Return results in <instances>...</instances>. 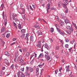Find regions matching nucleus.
Listing matches in <instances>:
<instances>
[{
  "label": "nucleus",
  "mask_w": 77,
  "mask_h": 77,
  "mask_svg": "<svg viewBox=\"0 0 77 77\" xmlns=\"http://www.w3.org/2000/svg\"><path fill=\"white\" fill-rule=\"evenodd\" d=\"M30 40L32 42H34L36 41V35H32L31 36Z\"/></svg>",
  "instance_id": "obj_1"
},
{
  "label": "nucleus",
  "mask_w": 77,
  "mask_h": 77,
  "mask_svg": "<svg viewBox=\"0 0 77 77\" xmlns=\"http://www.w3.org/2000/svg\"><path fill=\"white\" fill-rule=\"evenodd\" d=\"M17 76L18 77H25V75L23 74L22 72H21L20 71H19L17 72Z\"/></svg>",
  "instance_id": "obj_2"
},
{
  "label": "nucleus",
  "mask_w": 77,
  "mask_h": 77,
  "mask_svg": "<svg viewBox=\"0 0 77 77\" xmlns=\"http://www.w3.org/2000/svg\"><path fill=\"white\" fill-rule=\"evenodd\" d=\"M17 61L19 63H23V60L21 59V57H18Z\"/></svg>",
  "instance_id": "obj_3"
},
{
  "label": "nucleus",
  "mask_w": 77,
  "mask_h": 77,
  "mask_svg": "<svg viewBox=\"0 0 77 77\" xmlns=\"http://www.w3.org/2000/svg\"><path fill=\"white\" fill-rule=\"evenodd\" d=\"M59 33H60V34L61 35V36H65V35H66V34L65 32L63 31H61L60 32H59Z\"/></svg>",
  "instance_id": "obj_4"
},
{
  "label": "nucleus",
  "mask_w": 77,
  "mask_h": 77,
  "mask_svg": "<svg viewBox=\"0 0 77 77\" xmlns=\"http://www.w3.org/2000/svg\"><path fill=\"white\" fill-rule=\"evenodd\" d=\"M41 41H39L38 42V44L37 45V46L39 47V48H41V46H42V44L41 43Z\"/></svg>",
  "instance_id": "obj_5"
},
{
  "label": "nucleus",
  "mask_w": 77,
  "mask_h": 77,
  "mask_svg": "<svg viewBox=\"0 0 77 77\" xmlns=\"http://www.w3.org/2000/svg\"><path fill=\"white\" fill-rule=\"evenodd\" d=\"M10 18L11 20H14L15 19V15H14V14H12L11 17V16H10Z\"/></svg>",
  "instance_id": "obj_6"
},
{
  "label": "nucleus",
  "mask_w": 77,
  "mask_h": 77,
  "mask_svg": "<svg viewBox=\"0 0 77 77\" xmlns=\"http://www.w3.org/2000/svg\"><path fill=\"white\" fill-rule=\"evenodd\" d=\"M69 65L68 66H66V72H68L69 71Z\"/></svg>",
  "instance_id": "obj_7"
},
{
  "label": "nucleus",
  "mask_w": 77,
  "mask_h": 77,
  "mask_svg": "<svg viewBox=\"0 0 77 77\" xmlns=\"http://www.w3.org/2000/svg\"><path fill=\"white\" fill-rule=\"evenodd\" d=\"M36 75H39V68L37 67L36 68Z\"/></svg>",
  "instance_id": "obj_8"
},
{
  "label": "nucleus",
  "mask_w": 77,
  "mask_h": 77,
  "mask_svg": "<svg viewBox=\"0 0 77 77\" xmlns=\"http://www.w3.org/2000/svg\"><path fill=\"white\" fill-rule=\"evenodd\" d=\"M44 57V54L43 53H41L38 57V59H39V58H42Z\"/></svg>",
  "instance_id": "obj_9"
},
{
  "label": "nucleus",
  "mask_w": 77,
  "mask_h": 77,
  "mask_svg": "<svg viewBox=\"0 0 77 77\" xmlns=\"http://www.w3.org/2000/svg\"><path fill=\"white\" fill-rule=\"evenodd\" d=\"M65 23L66 24H67V23H69V24H70V23L69 22V20H68V19H66L65 20Z\"/></svg>",
  "instance_id": "obj_10"
},
{
  "label": "nucleus",
  "mask_w": 77,
  "mask_h": 77,
  "mask_svg": "<svg viewBox=\"0 0 77 77\" xmlns=\"http://www.w3.org/2000/svg\"><path fill=\"white\" fill-rule=\"evenodd\" d=\"M50 4H48L47 7V12H48V10H49V9H50Z\"/></svg>",
  "instance_id": "obj_11"
},
{
  "label": "nucleus",
  "mask_w": 77,
  "mask_h": 77,
  "mask_svg": "<svg viewBox=\"0 0 77 77\" xmlns=\"http://www.w3.org/2000/svg\"><path fill=\"white\" fill-rule=\"evenodd\" d=\"M5 54L6 56H9L10 55V54H9L8 51H5Z\"/></svg>",
  "instance_id": "obj_12"
},
{
  "label": "nucleus",
  "mask_w": 77,
  "mask_h": 77,
  "mask_svg": "<svg viewBox=\"0 0 77 77\" xmlns=\"http://www.w3.org/2000/svg\"><path fill=\"white\" fill-rule=\"evenodd\" d=\"M5 30V27L3 26L2 28L1 29V32H4Z\"/></svg>",
  "instance_id": "obj_13"
},
{
  "label": "nucleus",
  "mask_w": 77,
  "mask_h": 77,
  "mask_svg": "<svg viewBox=\"0 0 77 77\" xmlns=\"http://www.w3.org/2000/svg\"><path fill=\"white\" fill-rule=\"evenodd\" d=\"M5 61L6 64L8 65H9V62H8V60L7 59H5Z\"/></svg>",
  "instance_id": "obj_14"
},
{
  "label": "nucleus",
  "mask_w": 77,
  "mask_h": 77,
  "mask_svg": "<svg viewBox=\"0 0 77 77\" xmlns=\"http://www.w3.org/2000/svg\"><path fill=\"white\" fill-rule=\"evenodd\" d=\"M45 57H47V56H48V52L47 51L45 52Z\"/></svg>",
  "instance_id": "obj_15"
},
{
  "label": "nucleus",
  "mask_w": 77,
  "mask_h": 77,
  "mask_svg": "<svg viewBox=\"0 0 77 77\" xmlns=\"http://www.w3.org/2000/svg\"><path fill=\"white\" fill-rule=\"evenodd\" d=\"M4 24L5 26H6V25L7 24V20H6V19H4Z\"/></svg>",
  "instance_id": "obj_16"
},
{
  "label": "nucleus",
  "mask_w": 77,
  "mask_h": 77,
  "mask_svg": "<svg viewBox=\"0 0 77 77\" xmlns=\"http://www.w3.org/2000/svg\"><path fill=\"white\" fill-rule=\"evenodd\" d=\"M34 27H35V28H37V29H40V28L38 25H35L34 26Z\"/></svg>",
  "instance_id": "obj_17"
},
{
  "label": "nucleus",
  "mask_w": 77,
  "mask_h": 77,
  "mask_svg": "<svg viewBox=\"0 0 77 77\" xmlns=\"http://www.w3.org/2000/svg\"><path fill=\"white\" fill-rule=\"evenodd\" d=\"M44 48H47V49H48L49 47L48 45H45L44 47L43 48V49H44Z\"/></svg>",
  "instance_id": "obj_18"
},
{
  "label": "nucleus",
  "mask_w": 77,
  "mask_h": 77,
  "mask_svg": "<svg viewBox=\"0 0 77 77\" xmlns=\"http://www.w3.org/2000/svg\"><path fill=\"white\" fill-rule=\"evenodd\" d=\"M5 72L3 71V70H2L0 72V75L1 76L2 75H3V74H5Z\"/></svg>",
  "instance_id": "obj_19"
},
{
  "label": "nucleus",
  "mask_w": 77,
  "mask_h": 77,
  "mask_svg": "<svg viewBox=\"0 0 77 77\" xmlns=\"http://www.w3.org/2000/svg\"><path fill=\"white\" fill-rule=\"evenodd\" d=\"M13 24L14 26H15V28H16V29H17V24H16V23H15L14 22H13Z\"/></svg>",
  "instance_id": "obj_20"
},
{
  "label": "nucleus",
  "mask_w": 77,
  "mask_h": 77,
  "mask_svg": "<svg viewBox=\"0 0 77 77\" xmlns=\"http://www.w3.org/2000/svg\"><path fill=\"white\" fill-rule=\"evenodd\" d=\"M63 1L65 3L66 5H67L68 3V1L67 0H63Z\"/></svg>",
  "instance_id": "obj_21"
},
{
  "label": "nucleus",
  "mask_w": 77,
  "mask_h": 77,
  "mask_svg": "<svg viewBox=\"0 0 77 77\" xmlns=\"http://www.w3.org/2000/svg\"><path fill=\"white\" fill-rule=\"evenodd\" d=\"M72 24H73V26H74V27H75V28H76V29H77V26H76V25L75 24V23H74L73 22H72Z\"/></svg>",
  "instance_id": "obj_22"
},
{
  "label": "nucleus",
  "mask_w": 77,
  "mask_h": 77,
  "mask_svg": "<svg viewBox=\"0 0 77 77\" xmlns=\"http://www.w3.org/2000/svg\"><path fill=\"white\" fill-rule=\"evenodd\" d=\"M3 8H4V4H2L1 5V7H0V9L1 8V10L2 11V10L3 9Z\"/></svg>",
  "instance_id": "obj_23"
},
{
  "label": "nucleus",
  "mask_w": 77,
  "mask_h": 77,
  "mask_svg": "<svg viewBox=\"0 0 77 77\" xmlns=\"http://www.w3.org/2000/svg\"><path fill=\"white\" fill-rule=\"evenodd\" d=\"M38 35H42V32H41L40 31H38Z\"/></svg>",
  "instance_id": "obj_24"
},
{
  "label": "nucleus",
  "mask_w": 77,
  "mask_h": 77,
  "mask_svg": "<svg viewBox=\"0 0 77 77\" xmlns=\"http://www.w3.org/2000/svg\"><path fill=\"white\" fill-rule=\"evenodd\" d=\"M29 71H30V72H32V71H33V69L32 68V67H30L29 68Z\"/></svg>",
  "instance_id": "obj_25"
},
{
  "label": "nucleus",
  "mask_w": 77,
  "mask_h": 77,
  "mask_svg": "<svg viewBox=\"0 0 77 77\" xmlns=\"http://www.w3.org/2000/svg\"><path fill=\"white\" fill-rule=\"evenodd\" d=\"M59 27H57V31H58V32L59 33V32H61V31H60V29H59Z\"/></svg>",
  "instance_id": "obj_26"
},
{
  "label": "nucleus",
  "mask_w": 77,
  "mask_h": 77,
  "mask_svg": "<svg viewBox=\"0 0 77 77\" xmlns=\"http://www.w3.org/2000/svg\"><path fill=\"white\" fill-rule=\"evenodd\" d=\"M45 58H46L47 59V60H50V57L49 56H47L46 57H45Z\"/></svg>",
  "instance_id": "obj_27"
},
{
  "label": "nucleus",
  "mask_w": 77,
  "mask_h": 77,
  "mask_svg": "<svg viewBox=\"0 0 77 77\" xmlns=\"http://www.w3.org/2000/svg\"><path fill=\"white\" fill-rule=\"evenodd\" d=\"M44 63H43L42 64V65H38V66H39V67H40V68H41L42 66H44Z\"/></svg>",
  "instance_id": "obj_28"
},
{
  "label": "nucleus",
  "mask_w": 77,
  "mask_h": 77,
  "mask_svg": "<svg viewBox=\"0 0 77 77\" xmlns=\"http://www.w3.org/2000/svg\"><path fill=\"white\" fill-rule=\"evenodd\" d=\"M25 32H26V30L24 29H22L21 30V33H25Z\"/></svg>",
  "instance_id": "obj_29"
},
{
  "label": "nucleus",
  "mask_w": 77,
  "mask_h": 77,
  "mask_svg": "<svg viewBox=\"0 0 77 77\" xmlns=\"http://www.w3.org/2000/svg\"><path fill=\"white\" fill-rule=\"evenodd\" d=\"M63 7L65 9H66V8H67L66 6V5L65 4H63Z\"/></svg>",
  "instance_id": "obj_30"
},
{
  "label": "nucleus",
  "mask_w": 77,
  "mask_h": 77,
  "mask_svg": "<svg viewBox=\"0 0 77 77\" xmlns=\"http://www.w3.org/2000/svg\"><path fill=\"white\" fill-rule=\"evenodd\" d=\"M74 42H75V40H74V39L72 40L71 41V43L72 44H73Z\"/></svg>",
  "instance_id": "obj_31"
},
{
  "label": "nucleus",
  "mask_w": 77,
  "mask_h": 77,
  "mask_svg": "<svg viewBox=\"0 0 77 77\" xmlns=\"http://www.w3.org/2000/svg\"><path fill=\"white\" fill-rule=\"evenodd\" d=\"M18 29H20L21 28V25L20 24H19L18 26Z\"/></svg>",
  "instance_id": "obj_32"
},
{
  "label": "nucleus",
  "mask_w": 77,
  "mask_h": 77,
  "mask_svg": "<svg viewBox=\"0 0 77 77\" xmlns=\"http://www.w3.org/2000/svg\"><path fill=\"white\" fill-rule=\"evenodd\" d=\"M63 75V74H62V73H59L58 74V76L59 77H61V76H62V75Z\"/></svg>",
  "instance_id": "obj_33"
},
{
  "label": "nucleus",
  "mask_w": 77,
  "mask_h": 77,
  "mask_svg": "<svg viewBox=\"0 0 77 77\" xmlns=\"http://www.w3.org/2000/svg\"><path fill=\"white\" fill-rule=\"evenodd\" d=\"M51 32H54V28H51Z\"/></svg>",
  "instance_id": "obj_34"
},
{
  "label": "nucleus",
  "mask_w": 77,
  "mask_h": 77,
  "mask_svg": "<svg viewBox=\"0 0 77 77\" xmlns=\"http://www.w3.org/2000/svg\"><path fill=\"white\" fill-rule=\"evenodd\" d=\"M61 5H62V4H61V3H58V8H60V6H61Z\"/></svg>",
  "instance_id": "obj_35"
},
{
  "label": "nucleus",
  "mask_w": 77,
  "mask_h": 77,
  "mask_svg": "<svg viewBox=\"0 0 77 77\" xmlns=\"http://www.w3.org/2000/svg\"><path fill=\"white\" fill-rule=\"evenodd\" d=\"M0 39L1 40V41L2 42L3 44H5V42L3 40L1 39V38H0Z\"/></svg>",
  "instance_id": "obj_36"
},
{
  "label": "nucleus",
  "mask_w": 77,
  "mask_h": 77,
  "mask_svg": "<svg viewBox=\"0 0 77 77\" xmlns=\"http://www.w3.org/2000/svg\"><path fill=\"white\" fill-rule=\"evenodd\" d=\"M22 17L24 20H25L26 19V17H25V14H24L23 15H22Z\"/></svg>",
  "instance_id": "obj_37"
},
{
  "label": "nucleus",
  "mask_w": 77,
  "mask_h": 77,
  "mask_svg": "<svg viewBox=\"0 0 77 77\" xmlns=\"http://www.w3.org/2000/svg\"><path fill=\"white\" fill-rule=\"evenodd\" d=\"M24 68L23 67V68H21L20 70L23 72V71H24Z\"/></svg>",
  "instance_id": "obj_38"
},
{
  "label": "nucleus",
  "mask_w": 77,
  "mask_h": 77,
  "mask_svg": "<svg viewBox=\"0 0 77 77\" xmlns=\"http://www.w3.org/2000/svg\"><path fill=\"white\" fill-rule=\"evenodd\" d=\"M9 36H10V33L7 34L6 35L7 38H8L9 37Z\"/></svg>",
  "instance_id": "obj_39"
},
{
  "label": "nucleus",
  "mask_w": 77,
  "mask_h": 77,
  "mask_svg": "<svg viewBox=\"0 0 77 77\" xmlns=\"http://www.w3.org/2000/svg\"><path fill=\"white\" fill-rule=\"evenodd\" d=\"M65 12L66 13H67L68 12V8H66L65 11Z\"/></svg>",
  "instance_id": "obj_40"
},
{
  "label": "nucleus",
  "mask_w": 77,
  "mask_h": 77,
  "mask_svg": "<svg viewBox=\"0 0 77 77\" xmlns=\"http://www.w3.org/2000/svg\"><path fill=\"white\" fill-rule=\"evenodd\" d=\"M18 56V52L16 53L15 54V56L16 57H17Z\"/></svg>",
  "instance_id": "obj_41"
},
{
  "label": "nucleus",
  "mask_w": 77,
  "mask_h": 77,
  "mask_svg": "<svg viewBox=\"0 0 77 77\" xmlns=\"http://www.w3.org/2000/svg\"><path fill=\"white\" fill-rule=\"evenodd\" d=\"M24 35H25V34L21 36L20 37V38H21L22 39H23V38H24Z\"/></svg>",
  "instance_id": "obj_42"
},
{
  "label": "nucleus",
  "mask_w": 77,
  "mask_h": 77,
  "mask_svg": "<svg viewBox=\"0 0 77 77\" xmlns=\"http://www.w3.org/2000/svg\"><path fill=\"white\" fill-rule=\"evenodd\" d=\"M58 26L59 25L57 24H55V26L56 27V28H57V27H59V26Z\"/></svg>",
  "instance_id": "obj_43"
},
{
  "label": "nucleus",
  "mask_w": 77,
  "mask_h": 77,
  "mask_svg": "<svg viewBox=\"0 0 77 77\" xmlns=\"http://www.w3.org/2000/svg\"><path fill=\"white\" fill-rule=\"evenodd\" d=\"M29 7L30 8V9L32 11H33V8H32V6L31 5H29Z\"/></svg>",
  "instance_id": "obj_44"
},
{
  "label": "nucleus",
  "mask_w": 77,
  "mask_h": 77,
  "mask_svg": "<svg viewBox=\"0 0 77 77\" xmlns=\"http://www.w3.org/2000/svg\"><path fill=\"white\" fill-rule=\"evenodd\" d=\"M65 47L66 48H68V47H69V45H68V44H66L65 45Z\"/></svg>",
  "instance_id": "obj_45"
},
{
  "label": "nucleus",
  "mask_w": 77,
  "mask_h": 77,
  "mask_svg": "<svg viewBox=\"0 0 77 77\" xmlns=\"http://www.w3.org/2000/svg\"><path fill=\"white\" fill-rule=\"evenodd\" d=\"M10 68L11 69H14V65H12L10 67Z\"/></svg>",
  "instance_id": "obj_46"
},
{
  "label": "nucleus",
  "mask_w": 77,
  "mask_h": 77,
  "mask_svg": "<svg viewBox=\"0 0 77 77\" xmlns=\"http://www.w3.org/2000/svg\"><path fill=\"white\" fill-rule=\"evenodd\" d=\"M44 47V45H43V46H42V48H41V51L42 52L43 51V47Z\"/></svg>",
  "instance_id": "obj_47"
},
{
  "label": "nucleus",
  "mask_w": 77,
  "mask_h": 77,
  "mask_svg": "<svg viewBox=\"0 0 77 77\" xmlns=\"http://www.w3.org/2000/svg\"><path fill=\"white\" fill-rule=\"evenodd\" d=\"M69 29H70V31L71 32H72V31H73V29H72V28H71Z\"/></svg>",
  "instance_id": "obj_48"
},
{
  "label": "nucleus",
  "mask_w": 77,
  "mask_h": 77,
  "mask_svg": "<svg viewBox=\"0 0 77 77\" xmlns=\"http://www.w3.org/2000/svg\"><path fill=\"white\" fill-rule=\"evenodd\" d=\"M51 10H54V11H56V9L55 8H51Z\"/></svg>",
  "instance_id": "obj_49"
},
{
  "label": "nucleus",
  "mask_w": 77,
  "mask_h": 77,
  "mask_svg": "<svg viewBox=\"0 0 77 77\" xmlns=\"http://www.w3.org/2000/svg\"><path fill=\"white\" fill-rule=\"evenodd\" d=\"M66 42H69V39L68 38L66 39Z\"/></svg>",
  "instance_id": "obj_50"
},
{
  "label": "nucleus",
  "mask_w": 77,
  "mask_h": 77,
  "mask_svg": "<svg viewBox=\"0 0 77 77\" xmlns=\"http://www.w3.org/2000/svg\"><path fill=\"white\" fill-rule=\"evenodd\" d=\"M5 15V12L3 11L2 13V16L3 17V18L4 19V15Z\"/></svg>",
  "instance_id": "obj_51"
},
{
  "label": "nucleus",
  "mask_w": 77,
  "mask_h": 77,
  "mask_svg": "<svg viewBox=\"0 0 77 77\" xmlns=\"http://www.w3.org/2000/svg\"><path fill=\"white\" fill-rule=\"evenodd\" d=\"M2 70H5V69H6V68L5 67H3L2 68Z\"/></svg>",
  "instance_id": "obj_52"
},
{
  "label": "nucleus",
  "mask_w": 77,
  "mask_h": 77,
  "mask_svg": "<svg viewBox=\"0 0 77 77\" xmlns=\"http://www.w3.org/2000/svg\"><path fill=\"white\" fill-rule=\"evenodd\" d=\"M61 16H62V17H64L65 16V14H64L63 13H62Z\"/></svg>",
  "instance_id": "obj_53"
},
{
  "label": "nucleus",
  "mask_w": 77,
  "mask_h": 77,
  "mask_svg": "<svg viewBox=\"0 0 77 77\" xmlns=\"http://www.w3.org/2000/svg\"><path fill=\"white\" fill-rule=\"evenodd\" d=\"M56 18L57 21H59V17L58 16H56Z\"/></svg>",
  "instance_id": "obj_54"
},
{
  "label": "nucleus",
  "mask_w": 77,
  "mask_h": 77,
  "mask_svg": "<svg viewBox=\"0 0 77 77\" xmlns=\"http://www.w3.org/2000/svg\"><path fill=\"white\" fill-rule=\"evenodd\" d=\"M60 42L61 43H62V44H63V43H64V42H63V40H60Z\"/></svg>",
  "instance_id": "obj_55"
},
{
  "label": "nucleus",
  "mask_w": 77,
  "mask_h": 77,
  "mask_svg": "<svg viewBox=\"0 0 77 77\" xmlns=\"http://www.w3.org/2000/svg\"><path fill=\"white\" fill-rule=\"evenodd\" d=\"M14 20L15 21H19V20L17 18L15 19Z\"/></svg>",
  "instance_id": "obj_56"
},
{
  "label": "nucleus",
  "mask_w": 77,
  "mask_h": 77,
  "mask_svg": "<svg viewBox=\"0 0 77 77\" xmlns=\"http://www.w3.org/2000/svg\"><path fill=\"white\" fill-rule=\"evenodd\" d=\"M59 46H57L56 47V49L58 50H59Z\"/></svg>",
  "instance_id": "obj_57"
},
{
  "label": "nucleus",
  "mask_w": 77,
  "mask_h": 77,
  "mask_svg": "<svg viewBox=\"0 0 77 77\" xmlns=\"http://www.w3.org/2000/svg\"><path fill=\"white\" fill-rule=\"evenodd\" d=\"M29 33H27V34H26V36L25 37H29Z\"/></svg>",
  "instance_id": "obj_58"
},
{
  "label": "nucleus",
  "mask_w": 77,
  "mask_h": 77,
  "mask_svg": "<svg viewBox=\"0 0 77 77\" xmlns=\"http://www.w3.org/2000/svg\"><path fill=\"white\" fill-rule=\"evenodd\" d=\"M29 56V53L28 52H26V56Z\"/></svg>",
  "instance_id": "obj_59"
},
{
  "label": "nucleus",
  "mask_w": 77,
  "mask_h": 77,
  "mask_svg": "<svg viewBox=\"0 0 77 77\" xmlns=\"http://www.w3.org/2000/svg\"><path fill=\"white\" fill-rule=\"evenodd\" d=\"M34 56V54H32L31 55L30 58V59H31L32 57H33Z\"/></svg>",
  "instance_id": "obj_60"
},
{
  "label": "nucleus",
  "mask_w": 77,
  "mask_h": 77,
  "mask_svg": "<svg viewBox=\"0 0 77 77\" xmlns=\"http://www.w3.org/2000/svg\"><path fill=\"white\" fill-rule=\"evenodd\" d=\"M23 12V14H24L25 13V10L24 9H22Z\"/></svg>",
  "instance_id": "obj_61"
},
{
  "label": "nucleus",
  "mask_w": 77,
  "mask_h": 77,
  "mask_svg": "<svg viewBox=\"0 0 77 77\" xmlns=\"http://www.w3.org/2000/svg\"><path fill=\"white\" fill-rule=\"evenodd\" d=\"M17 40V38H14L13 39V41H16Z\"/></svg>",
  "instance_id": "obj_62"
},
{
  "label": "nucleus",
  "mask_w": 77,
  "mask_h": 77,
  "mask_svg": "<svg viewBox=\"0 0 77 77\" xmlns=\"http://www.w3.org/2000/svg\"><path fill=\"white\" fill-rule=\"evenodd\" d=\"M34 54L35 55V57L36 58V56H37V54H36L35 53V52H34Z\"/></svg>",
  "instance_id": "obj_63"
},
{
  "label": "nucleus",
  "mask_w": 77,
  "mask_h": 77,
  "mask_svg": "<svg viewBox=\"0 0 77 77\" xmlns=\"http://www.w3.org/2000/svg\"><path fill=\"white\" fill-rule=\"evenodd\" d=\"M58 72V71L57 70H56L55 71V73L56 74H57V72Z\"/></svg>",
  "instance_id": "obj_64"
}]
</instances>
